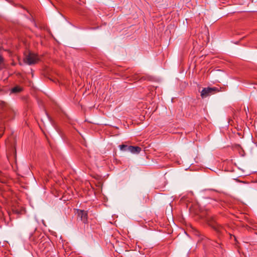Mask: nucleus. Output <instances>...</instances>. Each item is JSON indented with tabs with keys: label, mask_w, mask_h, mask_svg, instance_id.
Listing matches in <instances>:
<instances>
[{
	"label": "nucleus",
	"mask_w": 257,
	"mask_h": 257,
	"mask_svg": "<svg viewBox=\"0 0 257 257\" xmlns=\"http://www.w3.org/2000/svg\"><path fill=\"white\" fill-rule=\"evenodd\" d=\"M205 220L207 224L217 233H221L223 227L217 222L216 216L207 215L205 217Z\"/></svg>",
	"instance_id": "obj_1"
},
{
	"label": "nucleus",
	"mask_w": 257,
	"mask_h": 257,
	"mask_svg": "<svg viewBox=\"0 0 257 257\" xmlns=\"http://www.w3.org/2000/svg\"><path fill=\"white\" fill-rule=\"evenodd\" d=\"M75 213L77 216V220H80L84 224L88 223V211L84 210L75 209Z\"/></svg>",
	"instance_id": "obj_2"
},
{
	"label": "nucleus",
	"mask_w": 257,
	"mask_h": 257,
	"mask_svg": "<svg viewBox=\"0 0 257 257\" xmlns=\"http://www.w3.org/2000/svg\"><path fill=\"white\" fill-rule=\"evenodd\" d=\"M39 61L38 55L33 53H29L24 59L25 62L30 65L36 64Z\"/></svg>",
	"instance_id": "obj_3"
},
{
	"label": "nucleus",
	"mask_w": 257,
	"mask_h": 257,
	"mask_svg": "<svg viewBox=\"0 0 257 257\" xmlns=\"http://www.w3.org/2000/svg\"><path fill=\"white\" fill-rule=\"evenodd\" d=\"M219 91V89L215 87L204 88L201 92V96L204 98Z\"/></svg>",
	"instance_id": "obj_4"
},
{
	"label": "nucleus",
	"mask_w": 257,
	"mask_h": 257,
	"mask_svg": "<svg viewBox=\"0 0 257 257\" xmlns=\"http://www.w3.org/2000/svg\"><path fill=\"white\" fill-rule=\"evenodd\" d=\"M141 150L142 149L140 147L129 146L128 152L133 154H138Z\"/></svg>",
	"instance_id": "obj_5"
},
{
	"label": "nucleus",
	"mask_w": 257,
	"mask_h": 257,
	"mask_svg": "<svg viewBox=\"0 0 257 257\" xmlns=\"http://www.w3.org/2000/svg\"><path fill=\"white\" fill-rule=\"evenodd\" d=\"M2 108L3 109V115L6 116L7 115V113L6 112V111L8 109V113H12V110L8 108V104L5 102H2Z\"/></svg>",
	"instance_id": "obj_6"
},
{
	"label": "nucleus",
	"mask_w": 257,
	"mask_h": 257,
	"mask_svg": "<svg viewBox=\"0 0 257 257\" xmlns=\"http://www.w3.org/2000/svg\"><path fill=\"white\" fill-rule=\"evenodd\" d=\"M23 90V88L19 85H16L11 89V92L13 93H18Z\"/></svg>",
	"instance_id": "obj_7"
},
{
	"label": "nucleus",
	"mask_w": 257,
	"mask_h": 257,
	"mask_svg": "<svg viewBox=\"0 0 257 257\" xmlns=\"http://www.w3.org/2000/svg\"><path fill=\"white\" fill-rule=\"evenodd\" d=\"M7 179L3 173L0 171V182L3 184L6 183Z\"/></svg>",
	"instance_id": "obj_8"
},
{
	"label": "nucleus",
	"mask_w": 257,
	"mask_h": 257,
	"mask_svg": "<svg viewBox=\"0 0 257 257\" xmlns=\"http://www.w3.org/2000/svg\"><path fill=\"white\" fill-rule=\"evenodd\" d=\"M128 146H127L126 145H121L119 146V148L121 151H128Z\"/></svg>",
	"instance_id": "obj_9"
},
{
	"label": "nucleus",
	"mask_w": 257,
	"mask_h": 257,
	"mask_svg": "<svg viewBox=\"0 0 257 257\" xmlns=\"http://www.w3.org/2000/svg\"><path fill=\"white\" fill-rule=\"evenodd\" d=\"M5 59L2 55H0V67L4 64Z\"/></svg>",
	"instance_id": "obj_10"
},
{
	"label": "nucleus",
	"mask_w": 257,
	"mask_h": 257,
	"mask_svg": "<svg viewBox=\"0 0 257 257\" xmlns=\"http://www.w3.org/2000/svg\"><path fill=\"white\" fill-rule=\"evenodd\" d=\"M139 77H140V76H138V75H135L134 76L133 79H134V80H138L139 79Z\"/></svg>",
	"instance_id": "obj_11"
},
{
	"label": "nucleus",
	"mask_w": 257,
	"mask_h": 257,
	"mask_svg": "<svg viewBox=\"0 0 257 257\" xmlns=\"http://www.w3.org/2000/svg\"><path fill=\"white\" fill-rule=\"evenodd\" d=\"M234 237V240L236 241V243H238V241H237L236 238L234 235H232Z\"/></svg>",
	"instance_id": "obj_12"
},
{
	"label": "nucleus",
	"mask_w": 257,
	"mask_h": 257,
	"mask_svg": "<svg viewBox=\"0 0 257 257\" xmlns=\"http://www.w3.org/2000/svg\"><path fill=\"white\" fill-rule=\"evenodd\" d=\"M3 185H0V190L1 191H3Z\"/></svg>",
	"instance_id": "obj_13"
},
{
	"label": "nucleus",
	"mask_w": 257,
	"mask_h": 257,
	"mask_svg": "<svg viewBox=\"0 0 257 257\" xmlns=\"http://www.w3.org/2000/svg\"><path fill=\"white\" fill-rule=\"evenodd\" d=\"M2 69V67H0V70Z\"/></svg>",
	"instance_id": "obj_14"
}]
</instances>
